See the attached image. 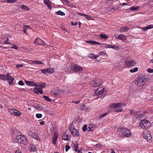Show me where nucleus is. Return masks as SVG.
Segmentation results:
<instances>
[{"mask_svg": "<svg viewBox=\"0 0 153 153\" xmlns=\"http://www.w3.org/2000/svg\"><path fill=\"white\" fill-rule=\"evenodd\" d=\"M126 105V104L125 103L121 102L112 103L110 104L109 107L114 108L115 112H120L123 110V108L122 107Z\"/></svg>", "mask_w": 153, "mask_h": 153, "instance_id": "f257e3e1", "label": "nucleus"}, {"mask_svg": "<svg viewBox=\"0 0 153 153\" xmlns=\"http://www.w3.org/2000/svg\"><path fill=\"white\" fill-rule=\"evenodd\" d=\"M146 79V76H145L140 75L136 79L135 83L137 86H142L145 84Z\"/></svg>", "mask_w": 153, "mask_h": 153, "instance_id": "f03ea898", "label": "nucleus"}, {"mask_svg": "<svg viewBox=\"0 0 153 153\" xmlns=\"http://www.w3.org/2000/svg\"><path fill=\"white\" fill-rule=\"evenodd\" d=\"M150 122L146 120H143L140 121L139 123V126L142 129H148L151 126Z\"/></svg>", "mask_w": 153, "mask_h": 153, "instance_id": "7ed1b4c3", "label": "nucleus"}, {"mask_svg": "<svg viewBox=\"0 0 153 153\" xmlns=\"http://www.w3.org/2000/svg\"><path fill=\"white\" fill-rule=\"evenodd\" d=\"M15 142H19L24 145L28 144V142L26 138L23 135H18L16 136L14 140Z\"/></svg>", "mask_w": 153, "mask_h": 153, "instance_id": "20e7f679", "label": "nucleus"}, {"mask_svg": "<svg viewBox=\"0 0 153 153\" xmlns=\"http://www.w3.org/2000/svg\"><path fill=\"white\" fill-rule=\"evenodd\" d=\"M69 130L72 135L74 137H77L79 136V130L76 129L73 124L70 125L69 127Z\"/></svg>", "mask_w": 153, "mask_h": 153, "instance_id": "39448f33", "label": "nucleus"}, {"mask_svg": "<svg viewBox=\"0 0 153 153\" xmlns=\"http://www.w3.org/2000/svg\"><path fill=\"white\" fill-rule=\"evenodd\" d=\"M143 136L144 139L149 142L152 141V136L150 132L148 131H144Z\"/></svg>", "mask_w": 153, "mask_h": 153, "instance_id": "423d86ee", "label": "nucleus"}, {"mask_svg": "<svg viewBox=\"0 0 153 153\" xmlns=\"http://www.w3.org/2000/svg\"><path fill=\"white\" fill-rule=\"evenodd\" d=\"M102 81L100 78H95L90 83L91 85L93 87L98 86L101 85Z\"/></svg>", "mask_w": 153, "mask_h": 153, "instance_id": "0eeeda50", "label": "nucleus"}, {"mask_svg": "<svg viewBox=\"0 0 153 153\" xmlns=\"http://www.w3.org/2000/svg\"><path fill=\"white\" fill-rule=\"evenodd\" d=\"M137 64V62L133 60H126L125 61L124 65L126 67L130 68L135 66Z\"/></svg>", "mask_w": 153, "mask_h": 153, "instance_id": "6e6552de", "label": "nucleus"}, {"mask_svg": "<svg viewBox=\"0 0 153 153\" xmlns=\"http://www.w3.org/2000/svg\"><path fill=\"white\" fill-rule=\"evenodd\" d=\"M9 110L10 113L12 115L17 116H20L22 115L21 113L19 111L15 108L9 109Z\"/></svg>", "mask_w": 153, "mask_h": 153, "instance_id": "1a4fd4ad", "label": "nucleus"}, {"mask_svg": "<svg viewBox=\"0 0 153 153\" xmlns=\"http://www.w3.org/2000/svg\"><path fill=\"white\" fill-rule=\"evenodd\" d=\"M71 68L72 70L76 72H80L82 71V68L80 66L75 64L71 65Z\"/></svg>", "mask_w": 153, "mask_h": 153, "instance_id": "9d476101", "label": "nucleus"}, {"mask_svg": "<svg viewBox=\"0 0 153 153\" xmlns=\"http://www.w3.org/2000/svg\"><path fill=\"white\" fill-rule=\"evenodd\" d=\"M104 91L105 89L103 87H100L96 91L94 94V96H99L103 94L104 92Z\"/></svg>", "mask_w": 153, "mask_h": 153, "instance_id": "9b49d317", "label": "nucleus"}, {"mask_svg": "<svg viewBox=\"0 0 153 153\" xmlns=\"http://www.w3.org/2000/svg\"><path fill=\"white\" fill-rule=\"evenodd\" d=\"M120 131L126 137H129L131 136L130 131L126 128H122Z\"/></svg>", "mask_w": 153, "mask_h": 153, "instance_id": "f8f14e48", "label": "nucleus"}, {"mask_svg": "<svg viewBox=\"0 0 153 153\" xmlns=\"http://www.w3.org/2000/svg\"><path fill=\"white\" fill-rule=\"evenodd\" d=\"M41 71L43 74H45L47 73L51 74L53 73L55 71V70L53 68H49L44 69H41Z\"/></svg>", "mask_w": 153, "mask_h": 153, "instance_id": "ddd939ff", "label": "nucleus"}, {"mask_svg": "<svg viewBox=\"0 0 153 153\" xmlns=\"http://www.w3.org/2000/svg\"><path fill=\"white\" fill-rule=\"evenodd\" d=\"M29 135L32 137L38 140H40V137L38 136V134L35 132L30 131L29 132Z\"/></svg>", "mask_w": 153, "mask_h": 153, "instance_id": "4468645a", "label": "nucleus"}, {"mask_svg": "<svg viewBox=\"0 0 153 153\" xmlns=\"http://www.w3.org/2000/svg\"><path fill=\"white\" fill-rule=\"evenodd\" d=\"M6 80L8 81L9 84H12L14 79L13 78L9 73H7L6 75Z\"/></svg>", "mask_w": 153, "mask_h": 153, "instance_id": "2eb2a0df", "label": "nucleus"}, {"mask_svg": "<svg viewBox=\"0 0 153 153\" xmlns=\"http://www.w3.org/2000/svg\"><path fill=\"white\" fill-rule=\"evenodd\" d=\"M34 42L35 44L39 45H45L46 44L43 40L39 38L36 39L34 41Z\"/></svg>", "mask_w": 153, "mask_h": 153, "instance_id": "dca6fc26", "label": "nucleus"}, {"mask_svg": "<svg viewBox=\"0 0 153 153\" xmlns=\"http://www.w3.org/2000/svg\"><path fill=\"white\" fill-rule=\"evenodd\" d=\"M115 37L118 39L121 40L123 41H124L126 39V36L125 35L121 34L116 35Z\"/></svg>", "mask_w": 153, "mask_h": 153, "instance_id": "f3484780", "label": "nucleus"}, {"mask_svg": "<svg viewBox=\"0 0 153 153\" xmlns=\"http://www.w3.org/2000/svg\"><path fill=\"white\" fill-rule=\"evenodd\" d=\"M96 128V126L93 124H90L88 126V131H92Z\"/></svg>", "mask_w": 153, "mask_h": 153, "instance_id": "a211bd4d", "label": "nucleus"}, {"mask_svg": "<svg viewBox=\"0 0 153 153\" xmlns=\"http://www.w3.org/2000/svg\"><path fill=\"white\" fill-rule=\"evenodd\" d=\"M36 87H39L40 88H41L42 89V88H44L46 87V85L44 82H37L36 83Z\"/></svg>", "mask_w": 153, "mask_h": 153, "instance_id": "6ab92c4d", "label": "nucleus"}, {"mask_svg": "<svg viewBox=\"0 0 153 153\" xmlns=\"http://www.w3.org/2000/svg\"><path fill=\"white\" fill-rule=\"evenodd\" d=\"M59 135L58 134L57 132L54 133V135L53 138V143L54 144H56V143L57 141V139Z\"/></svg>", "mask_w": 153, "mask_h": 153, "instance_id": "aec40b11", "label": "nucleus"}, {"mask_svg": "<svg viewBox=\"0 0 153 153\" xmlns=\"http://www.w3.org/2000/svg\"><path fill=\"white\" fill-rule=\"evenodd\" d=\"M33 91L34 93L37 94H39V93L42 94L43 93L42 89L40 88H34Z\"/></svg>", "mask_w": 153, "mask_h": 153, "instance_id": "412c9836", "label": "nucleus"}, {"mask_svg": "<svg viewBox=\"0 0 153 153\" xmlns=\"http://www.w3.org/2000/svg\"><path fill=\"white\" fill-rule=\"evenodd\" d=\"M26 84L28 86H36V83H34L33 81H28L26 80L25 81Z\"/></svg>", "mask_w": 153, "mask_h": 153, "instance_id": "4be33fe9", "label": "nucleus"}, {"mask_svg": "<svg viewBox=\"0 0 153 153\" xmlns=\"http://www.w3.org/2000/svg\"><path fill=\"white\" fill-rule=\"evenodd\" d=\"M88 57L90 58L93 59H96L98 57L97 55H95L94 54L92 53L89 54Z\"/></svg>", "mask_w": 153, "mask_h": 153, "instance_id": "5701e85b", "label": "nucleus"}, {"mask_svg": "<svg viewBox=\"0 0 153 153\" xmlns=\"http://www.w3.org/2000/svg\"><path fill=\"white\" fill-rule=\"evenodd\" d=\"M129 29V28L127 26L122 27L120 28V31L121 32H126Z\"/></svg>", "mask_w": 153, "mask_h": 153, "instance_id": "b1692460", "label": "nucleus"}, {"mask_svg": "<svg viewBox=\"0 0 153 153\" xmlns=\"http://www.w3.org/2000/svg\"><path fill=\"white\" fill-rule=\"evenodd\" d=\"M86 42L87 43H90L91 44H94V45H100L101 43H100L97 42L93 40H87Z\"/></svg>", "mask_w": 153, "mask_h": 153, "instance_id": "393cba45", "label": "nucleus"}, {"mask_svg": "<svg viewBox=\"0 0 153 153\" xmlns=\"http://www.w3.org/2000/svg\"><path fill=\"white\" fill-rule=\"evenodd\" d=\"M152 28H153V25L151 24L145 27L142 28V30H143L146 31L148 29H151Z\"/></svg>", "mask_w": 153, "mask_h": 153, "instance_id": "a878e982", "label": "nucleus"}, {"mask_svg": "<svg viewBox=\"0 0 153 153\" xmlns=\"http://www.w3.org/2000/svg\"><path fill=\"white\" fill-rule=\"evenodd\" d=\"M62 139L63 140H70V139H69V135L65 133L63 134V135L62 136Z\"/></svg>", "mask_w": 153, "mask_h": 153, "instance_id": "bb28decb", "label": "nucleus"}, {"mask_svg": "<svg viewBox=\"0 0 153 153\" xmlns=\"http://www.w3.org/2000/svg\"><path fill=\"white\" fill-rule=\"evenodd\" d=\"M140 8V7L139 6H132L130 8V10L131 11H135L138 10V9Z\"/></svg>", "mask_w": 153, "mask_h": 153, "instance_id": "cd10ccee", "label": "nucleus"}, {"mask_svg": "<svg viewBox=\"0 0 153 153\" xmlns=\"http://www.w3.org/2000/svg\"><path fill=\"white\" fill-rule=\"evenodd\" d=\"M100 36L102 39H107L108 38L107 35L103 33L100 34Z\"/></svg>", "mask_w": 153, "mask_h": 153, "instance_id": "c85d7f7f", "label": "nucleus"}, {"mask_svg": "<svg viewBox=\"0 0 153 153\" xmlns=\"http://www.w3.org/2000/svg\"><path fill=\"white\" fill-rule=\"evenodd\" d=\"M21 9L23 10L28 11L30 10L29 8L27 6L23 5L21 7Z\"/></svg>", "mask_w": 153, "mask_h": 153, "instance_id": "c756f323", "label": "nucleus"}, {"mask_svg": "<svg viewBox=\"0 0 153 153\" xmlns=\"http://www.w3.org/2000/svg\"><path fill=\"white\" fill-rule=\"evenodd\" d=\"M30 62H31V63L32 64H43L42 63L39 61H36V60H31Z\"/></svg>", "mask_w": 153, "mask_h": 153, "instance_id": "7c9ffc66", "label": "nucleus"}, {"mask_svg": "<svg viewBox=\"0 0 153 153\" xmlns=\"http://www.w3.org/2000/svg\"><path fill=\"white\" fill-rule=\"evenodd\" d=\"M0 79L5 81L6 80L5 75L0 74Z\"/></svg>", "mask_w": 153, "mask_h": 153, "instance_id": "2f4dec72", "label": "nucleus"}, {"mask_svg": "<svg viewBox=\"0 0 153 153\" xmlns=\"http://www.w3.org/2000/svg\"><path fill=\"white\" fill-rule=\"evenodd\" d=\"M102 45H103V47L105 48H111L112 47V45L109 44H102Z\"/></svg>", "mask_w": 153, "mask_h": 153, "instance_id": "473e14b6", "label": "nucleus"}, {"mask_svg": "<svg viewBox=\"0 0 153 153\" xmlns=\"http://www.w3.org/2000/svg\"><path fill=\"white\" fill-rule=\"evenodd\" d=\"M97 57H99L100 56H105V55H107V54L105 52H100L98 53L97 54Z\"/></svg>", "mask_w": 153, "mask_h": 153, "instance_id": "72a5a7b5", "label": "nucleus"}, {"mask_svg": "<svg viewBox=\"0 0 153 153\" xmlns=\"http://www.w3.org/2000/svg\"><path fill=\"white\" fill-rule=\"evenodd\" d=\"M138 70V68L137 67H136L134 68L133 69H130L129 70L130 72L131 73H134L136 72H137Z\"/></svg>", "mask_w": 153, "mask_h": 153, "instance_id": "f704fd0d", "label": "nucleus"}, {"mask_svg": "<svg viewBox=\"0 0 153 153\" xmlns=\"http://www.w3.org/2000/svg\"><path fill=\"white\" fill-rule=\"evenodd\" d=\"M130 114L131 115H136L137 114V111H135L134 110H130Z\"/></svg>", "mask_w": 153, "mask_h": 153, "instance_id": "c9c22d12", "label": "nucleus"}, {"mask_svg": "<svg viewBox=\"0 0 153 153\" xmlns=\"http://www.w3.org/2000/svg\"><path fill=\"white\" fill-rule=\"evenodd\" d=\"M56 13L58 15L61 16H64L65 15V13L60 10L56 12Z\"/></svg>", "mask_w": 153, "mask_h": 153, "instance_id": "e433bc0d", "label": "nucleus"}, {"mask_svg": "<svg viewBox=\"0 0 153 153\" xmlns=\"http://www.w3.org/2000/svg\"><path fill=\"white\" fill-rule=\"evenodd\" d=\"M43 97L46 101L51 102V99H50L47 96H43Z\"/></svg>", "mask_w": 153, "mask_h": 153, "instance_id": "4c0bfd02", "label": "nucleus"}, {"mask_svg": "<svg viewBox=\"0 0 153 153\" xmlns=\"http://www.w3.org/2000/svg\"><path fill=\"white\" fill-rule=\"evenodd\" d=\"M11 48L15 49L16 50H18L19 49V47L17 46L14 44L12 45V46Z\"/></svg>", "mask_w": 153, "mask_h": 153, "instance_id": "58836bf2", "label": "nucleus"}, {"mask_svg": "<svg viewBox=\"0 0 153 153\" xmlns=\"http://www.w3.org/2000/svg\"><path fill=\"white\" fill-rule=\"evenodd\" d=\"M23 29H26L27 30L28 29H31V27L30 26L28 25H24L22 27Z\"/></svg>", "mask_w": 153, "mask_h": 153, "instance_id": "ea45409f", "label": "nucleus"}, {"mask_svg": "<svg viewBox=\"0 0 153 153\" xmlns=\"http://www.w3.org/2000/svg\"><path fill=\"white\" fill-rule=\"evenodd\" d=\"M7 2L10 3H13L15 2L17 0H7Z\"/></svg>", "mask_w": 153, "mask_h": 153, "instance_id": "a19ab883", "label": "nucleus"}, {"mask_svg": "<svg viewBox=\"0 0 153 153\" xmlns=\"http://www.w3.org/2000/svg\"><path fill=\"white\" fill-rule=\"evenodd\" d=\"M36 116L38 118H40L42 117V115L41 114H37L36 115Z\"/></svg>", "mask_w": 153, "mask_h": 153, "instance_id": "79ce46f5", "label": "nucleus"}, {"mask_svg": "<svg viewBox=\"0 0 153 153\" xmlns=\"http://www.w3.org/2000/svg\"><path fill=\"white\" fill-rule=\"evenodd\" d=\"M83 131H85L86 130H88V127L86 125H84L82 128Z\"/></svg>", "mask_w": 153, "mask_h": 153, "instance_id": "37998d69", "label": "nucleus"}, {"mask_svg": "<svg viewBox=\"0 0 153 153\" xmlns=\"http://www.w3.org/2000/svg\"><path fill=\"white\" fill-rule=\"evenodd\" d=\"M44 2L46 5L50 3L49 0H44Z\"/></svg>", "mask_w": 153, "mask_h": 153, "instance_id": "c03bdc74", "label": "nucleus"}, {"mask_svg": "<svg viewBox=\"0 0 153 153\" xmlns=\"http://www.w3.org/2000/svg\"><path fill=\"white\" fill-rule=\"evenodd\" d=\"M111 48L116 50H118L119 49V47L117 46H113L112 45V47H111Z\"/></svg>", "mask_w": 153, "mask_h": 153, "instance_id": "a18cd8bd", "label": "nucleus"}, {"mask_svg": "<svg viewBox=\"0 0 153 153\" xmlns=\"http://www.w3.org/2000/svg\"><path fill=\"white\" fill-rule=\"evenodd\" d=\"M147 71L149 73H153V69L149 68L148 69Z\"/></svg>", "mask_w": 153, "mask_h": 153, "instance_id": "49530a36", "label": "nucleus"}, {"mask_svg": "<svg viewBox=\"0 0 153 153\" xmlns=\"http://www.w3.org/2000/svg\"><path fill=\"white\" fill-rule=\"evenodd\" d=\"M107 113H105L104 114H102L100 116V118L101 119L102 117H105V116L107 115Z\"/></svg>", "mask_w": 153, "mask_h": 153, "instance_id": "de8ad7c7", "label": "nucleus"}, {"mask_svg": "<svg viewBox=\"0 0 153 153\" xmlns=\"http://www.w3.org/2000/svg\"><path fill=\"white\" fill-rule=\"evenodd\" d=\"M74 148L76 151H77V149L78 148V145L77 144H75L74 145Z\"/></svg>", "mask_w": 153, "mask_h": 153, "instance_id": "09e8293b", "label": "nucleus"}, {"mask_svg": "<svg viewBox=\"0 0 153 153\" xmlns=\"http://www.w3.org/2000/svg\"><path fill=\"white\" fill-rule=\"evenodd\" d=\"M18 83L19 85H25L24 83L23 82V81L22 80L19 81V82Z\"/></svg>", "mask_w": 153, "mask_h": 153, "instance_id": "8fccbe9b", "label": "nucleus"}, {"mask_svg": "<svg viewBox=\"0 0 153 153\" xmlns=\"http://www.w3.org/2000/svg\"><path fill=\"white\" fill-rule=\"evenodd\" d=\"M70 148L71 147L68 145H66L65 149V151L67 152Z\"/></svg>", "mask_w": 153, "mask_h": 153, "instance_id": "3c124183", "label": "nucleus"}, {"mask_svg": "<svg viewBox=\"0 0 153 153\" xmlns=\"http://www.w3.org/2000/svg\"><path fill=\"white\" fill-rule=\"evenodd\" d=\"M8 38L7 39V40L5 41L4 42V43L5 44H10V42H9L8 41Z\"/></svg>", "mask_w": 153, "mask_h": 153, "instance_id": "603ef678", "label": "nucleus"}, {"mask_svg": "<svg viewBox=\"0 0 153 153\" xmlns=\"http://www.w3.org/2000/svg\"><path fill=\"white\" fill-rule=\"evenodd\" d=\"M23 66V65L22 64H18L16 65V67L17 68H20L22 67Z\"/></svg>", "mask_w": 153, "mask_h": 153, "instance_id": "864d4df0", "label": "nucleus"}, {"mask_svg": "<svg viewBox=\"0 0 153 153\" xmlns=\"http://www.w3.org/2000/svg\"><path fill=\"white\" fill-rule=\"evenodd\" d=\"M30 150L31 151H34L35 150V148L34 146H32L30 147Z\"/></svg>", "mask_w": 153, "mask_h": 153, "instance_id": "5fc2aeb1", "label": "nucleus"}, {"mask_svg": "<svg viewBox=\"0 0 153 153\" xmlns=\"http://www.w3.org/2000/svg\"><path fill=\"white\" fill-rule=\"evenodd\" d=\"M78 14L79 15H80L81 16H89V15H85V14H84L82 13H78Z\"/></svg>", "mask_w": 153, "mask_h": 153, "instance_id": "6e6d98bb", "label": "nucleus"}, {"mask_svg": "<svg viewBox=\"0 0 153 153\" xmlns=\"http://www.w3.org/2000/svg\"><path fill=\"white\" fill-rule=\"evenodd\" d=\"M71 25H75L76 26L77 25V23L76 22H74V23L73 22H71Z\"/></svg>", "mask_w": 153, "mask_h": 153, "instance_id": "4d7b16f0", "label": "nucleus"}, {"mask_svg": "<svg viewBox=\"0 0 153 153\" xmlns=\"http://www.w3.org/2000/svg\"><path fill=\"white\" fill-rule=\"evenodd\" d=\"M89 17H90L89 16ZM86 19H87L88 20H93V19L89 18V16H86Z\"/></svg>", "mask_w": 153, "mask_h": 153, "instance_id": "13d9d810", "label": "nucleus"}, {"mask_svg": "<svg viewBox=\"0 0 153 153\" xmlns=\"http://www.w3.org/2000/svg\"><path fill=\"white\" fill-rule=\"evenodd\" d=\"M80 102V101H77L74 102H72L75 103L76 104H78Z\"/></svg>", "mask_w": 153, "mask_h": 153, "instance_id": "bf43d9fd", "label": "nucleus"}, {"mask_svg": "<svg viewBox=\"0 0 153 153\" xmlns=\"http://www.w3.org/2000/svg\"><path fill=\"white\" fill-rule=\"evenodd\" d=\"M15 153H22V152L19 150H17Z\"/></svg>", "mask_w": 153, "mask_h": 153, "instance_id": "052dcab7", "label": "nucleus"}, {"mask_svg": "<svg viewBox=\"0 0 153 153\" xmlns=\"http://www.w3.org/2000/svg\"><path fill=\"white\" fill-rule=\"evenodd\" d=\"M39 123L41 125H43L45 123V122L44 121H42L40 122Z\"/></svg>", "mask_w": 153, "mask_h": 153, "instance_id": "680f3d73", "label": "nucleus"}, {"mask_svg": "<svg viewBox=\"0 0 153 153\" xmlns=\"http://www.w3.org/2000/svg\"><path fill=\"white\" fill-rule=\"evenodd\" d=\"M48 6V7L49 9H51L52 8V6L50 4V3L47 5Z\"/></svg>", "mask_w": 153, "mask_h": 153, "instance_id": "e2e57ef3", "label": "nucleus"}, {"mask_svg": "<svg viewBox=\"0 0 153 153\" xmlns=\"http://www.w3.org/2000/svg\"><path fill=\"white\" fill-rule=\"evenodd\" d=\"M101 145L100 144H96V146L97 147H101Z\"/></svg>", "mask_w": 153, "mask_h": 153, "instance_id": "0e129e2a", "label": "nucleus"}, {"mask_svg": "<svg viewBox=\"0 0 153 153\" xmlns=\"http://www.w3.org/2000/svg\"><path fill=\"white\" fill-rule=\"evenodd\" d=\"M128 5V4L127 3H123L122 4V6H123L124 5Z\"/></svg>", "mask_w": 153, "mask_h": 153, "instance_id": "69168bd1", "label": "nucleus"}, {"mask_svg": "<svg viewBox=\"0 0 153 153\" xmlns=\"http://www.w3.org/2000/svg\"><path fill=\"white\" fill-rule=\"evenodd\" d=\"M149 62L150 63H153V58L150 60Z\"/></svg>", "mask_w": 153, "mask_h": 153, "instance_id": "338daca9", "label": "nucleus"}, {"mask_svg": "<svg viewBox=\"0 0 153 153\" xmlns=\"http://www.w3.org/2000/svg\"><path fill=\"white\" fill-rule=\"evenodd\" d=\"M27 30L26 29H24L23 32L26 34H27V33H26V30Z\"/></svg>", "mask_w": 153, "mask_h": 153, "instance_id": "774afa93", "label": "nucleus"}]
</instances>
